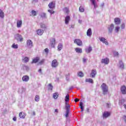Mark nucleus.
Here are the masks:
<instances>
[{"instance_id": "nucleus-1", "label": "nucleus", "mask_w": 126, "mask_h": 126, "mask_svg": "<svg viewBox=\"0 0 126 126\" xmlns=\"http://www.w3.org/2000/svg\"><path fill=\"white\" fill-rule=\"evenodd\" d=\"M101 88L102 90L103 95H106V94H108V86H107L106 84L103 83L101 86Z\"/></svg>"}, {"instance_id": "nucleus-2", "label": "nucleus", "mask_w": 126, "mask_h": 126, "mask_svg": "<svg viewBox=\"0 0 126 126\" xmlns=\"http://www.w3.org/2000/svg\"><path fill=\"white\" fill-rule=\"evenodd\" d=\"M114 28H115V26L113 24H111V25L108 26V30L109 34H112V33H113Z\"/></svg>"}, {"instance_id": "nucleus-3", "label": "nucleus", "mask_w": 126, "mask_h": 126, "mask_svg": "<svg viewBox=\"0 0 126 126\" xmlns=\"http://www.w3.org/2000/svg\"><path fill=\"white\" fill-rule=\"evenodd\" d=\"M50 41L51 48H56V39L51 38Z\"/></svg>"}, {"instance_id": "nucleus-4", "label": "nucleus", "mask_w": 126, "mask_h": 126, "mask_svg": "<svg viewBox=\"0 0 126 126\" xmlns=\"http://www.w3.org/2000/svg\"><path fill=\"white\" fill-rule=\"evenodd\" d=\"M120 90H121V92L122 94H123V95L126 94V86L123 85V86H121Z\"/></svg>"}, {"instance_id": "nucleus-5", "label": "nucleus", "mask_w": 126, "mask_h": 126, "mask_svg": "<svg viewBox=\"0 0 126 126\" xmlns=\"http://www.w3.org/2000/svg\"><path fill=\"white\" fill-rule=\"evenodd\" d=\"M99 39L100 41V42H102L103 44H105V45H109V42H108V41H107V39H106L105 38L101 37H99Z\"/></svg>"}, {"instance_id": "nucleus-6", "label": "nucleus", "mask_w": 126, "mask_h": 126, "mask_svg": "<svg viewBox=\"0 0 126 126\" xmlns=\"http://www.w3.org/2000/svg\"><path fill=\"white\" fill-rule=\"evenodd\" d=\"M96 74H97V71H96V69H93L92 72L90 74V76L92 78H94L95 76H96Z\"/></svg>"}, {"instance_id": "nucleus-7", "label": "nucleus", "mask_w": 126, "mask_h": 126, "mask_svg": "<svg viewBox=\"0 0 126 126\" xmlns=\"http://www.w3.org/2000/svg\"><path fill=\"white\" fill-rule=\"evenodd\" d=\"M74 43L78 46H82V41L79 39H75L74 40Z\"/></svg>"}, {"instance_id": "nucleus-8", "label": "nucleus", "mask_w": 126, "mask_h": 126, "mask_svg": "<svg viewBox=\"0 0 126 126\" xmlns=\"http://www.w3.org/2000/svg\"><path fill=\"white\" fill-rule=\"evenodd\" d=\"M59 65V63H58V61L57 60L55 59L53 60L52 62L51 66L52 67H57Z\"/></svg>"}, {"instance_id": "nucleus-9", "label": "nucleus", "mask_w": 126, "mask_h": 126, "mask_svg": "<svg viewBox=\"0 0 126 126\" xmlns=\"http://www.w3.org/2000/svg\"><path fill=\"white\" fill-rule=\"evenodd\" d=\"M27 46L28 48H32L33 47V42L31 40L29 39L27 41Z\"/></svg>"}, {"instance_id": "nucleus-10", "label": "nucleus", "mask_w": 126, "mask_h": 126, "mask_svg": "<svg viewBox=\"0 0 126 126\" xmlns=\"http://www.w3.org/2000/svg\"><path fill=\"white\" fill-rule=\"evenodd\" d=\"M15 37L18 41H20V42L23 41V38H22V36L21 34H17L15 36Z\"/></svg>"}, {"instance_id": "nucleus-11", "label": "nucleus", "mask_w": 126, "mask_h": 126, "mask_svg": "<svg viewBox=\"0 0 126 126\" xmlns=\"http://www.w3.org/2000/svg\"><path fill=\"white\" fill-rule=\"evenodd\" d=\"M109 62H110V60L108 58L102 59V61H101L102 63H104L105 64H108Z\"/></svg>"}, {"instance_id": "nucleus-12", "label": "nucleus", "mask_w": 126, "mask_h": 126, "mask_svg": "<svg viewBox=\"0 0 126 126\" xmlns=\"http://www.w3.org/2000/svg\"><path fill=\"white\" fill-rule=\"evenodd\" d=\"M118 66L121 68V69H124V68H125V64H124V63H123L122 61H119Z\"/></svg>"}, {"instance_id": "nucleus-13", "label": "nucleus", "mask_w": 126, "mask_h": 126, "mask_svg": "<svg viewBox=\"0 0 126 126\" xmlns=\"http://www.w3.org/2000/svg\"><path fill=\"white\" fill-rule=\"evenodd\" d=\"M48 6L49 7V8H50V9H54V8H55V4L54 2H51L50 3H49V4H48Z\"/></svg>"}, {"instance_id": "nucleus-14", "label": "nucleus", "mask_w": 126, "mask_h": 126, "mask_svg": "<svg viewBox=\"0 0 126 126\" xmlns=\"http://www.w3.org/2000/svg\"><path fill=\"white\" fill-rule=\"evenodd\" d=\"M114 22L116 25H120L121 24V19L120 18H115L114 19Z\"/></svg>"}, {"instance_id": "nucleus-15", "label": "nucleus", "mask_w": 126, "mask_h": 126, "mask_svg": "<svg viewBox=\"0 0 126 126\" xmlns=\"http://www.w3.org/2000/svg\"><path fill=\"white\" fill-rule=\"evenodd\" d=\"M22 80L25 82H28V81H29V76L28 75L23 76L22 77Z\"/></svg>"}, {"instance_id": "nucleus-16", "label": "nucleus", "mask_w": 126, "mask_h": 126, "mask_svg": "<svg viewBox=\"0 0 126 126\" xmlns=\"http://www.w3.org/2000/svg\"><path fill=\"white\" fill-rule=\"evenodd\" d=\"M19 116L20 119H25V117H26V114L23 112H21L19 113Z\"/></svg>"}, {"instance_id": "nucleus-17", "label": "nucleus", "mask_w": 126, "mask_h": 126, "mask_svg": "<svg viewBox=\"0 0 126 126\" xmlns=\"http://www.w3.org/2000/svg\"><path fill=\"white\" fill-rule=\"evenodd\" d=\"M39 61H40V57H36L32 60V63H38Z\"/></svg>"}, {"instance_id": "nucleus-18", "label": "nucleus", "mask_w": 126, "mask_h": 126, "mask_svg": "<svg viewBox=\"0 0 126 126\" xmlns=\"http://www.w3.org/2000/svg\"><path fill=\"white\" fill-rule=\"evenodd\" d=\"M87 35L89 37H91L92 35V30L91 29H89L87 32Z\"/></svg>"}, {"instance_id": "nucleus-19", "label": "nucleus", "mask_w": 126, "mask_h": 126, "mask_svg": "<svg viewBox=\"0 0 126 126\" xmlns=\"http://www.w3.org/2000/svg\"><path fill=\"white\" fill-rule=\"evenodd\" d=\"M91 1L92 2L93 5L94 6V9H96V8L98 7V6L97 5V4H96V3L95 2L96 1V0H91Z\"/></svg>"}, {"instance_id": "nucleus-20", "label": "nucleus", "mask_w": 126, "mask_h": 126, "mask_svg": "<svg viewBox=\"0 0 126 126\" xmlns=\"http://www.w3.org/2000/svg\"><path fill=\"white\" fill-rule=\"evenodd\" d=\"M22 25V20L17 21V27H18V28H20V27H21Z\"/></svg>"}, {"instance_id": "nucleus-21", "label": "nucleus", "mask_w": 126, "mask_h": 126, "mask_svg": "<svg viewBox=\"0 0 126 126\" xmlns=\"http://www.w3.org/2000/svg\"><path fill=\"white\" fill-rule=\"evenodd\" d=\"M39 25L42 29H44V30H46V29H47V27H46V25H45V24L41 23L39 24Z\"/></svg>"}, {"instance_id": "nucleus-22", "label": "nucleus", "mask_w": 126, "mask_h": 126, "mask_svg": "<svg viewBox=\"0 0 126 126\" xmlns=\"http://www.w3.org/2000/svg\"><path fill=\"white\" fill-rule=\"evenodd\" d=\"M79 106L81 109V112H83L84 111V106H83V102H80Z\"/></svg>"}, {"instance_id": "nucleus-23", "label": "nucleus", "mask_w": 126, "mask_h": 126, "mask_svg": "<svg viewBox=\"0 0 126 126\" xmlns=\"http://www.w3.org/2000/svg\"><path fill=\"white\" fill-rule=\"evenodd\" d=\"M37 33L38 35L41 36V35H43V33H44V30H41V29H38L37 31Z\"/></svg>"}, {"instance_id": "nucleus-24", "label": "nucleus", "mask_w": 126, "mask_h": 126, "mask_svg": "<svg viewBox=\"0 0 126 126\" xmlns=\"http://www.w3.org/2000/svg\"><path fill=\"white\" fill-rule=\"evenodd\" d=\"M69 20H70V17H69V16H67L65 18V24H68V22H69Z\"/></svg>"}, {"instance_id": "nucleus-25", "label": "nucleus", "mask_w": 126, "mask_h": 126, "mask_svg": "<svg viewBox=\"0 0 126 126\" xmlns=\"http://www.w3.org/2000/svg\"><path fill=\"white\" fill-rule=\"evenodd\" d=\"M110 116V113L108 112H105L103 114V118H108V117H109Z\"/></svg>"}, {"instance_id": "nucleus-26", "label": "nucleus", "mask_w": 126, "mask_h": 126, "mask_svg": "<svg viewBox=\"0 0 126 126\" xmlns=\"http://www.w3.org/2000/svg\"><path fill=\"white\" fill-rule=\"evenodd\" d=\"M91 51H92V47L91 46H89L88 49H86V52L87 54H89Z\"/></svg>"}, {"instance_id": "nucleus-27", "label": "nucleus", "mask_w": 126, "mask_h": 126, "mask_svg": "<svg viewBox=\"0 0 126 126\" xmlns=\"http://www.w3.org/2000/svg\"><path fill=\"white\" fill-rule=\"evenodd\" d=\"M75 51L78 53V54H81L82 53V49L79 48H76Z\"/></svg>"}, {"instance_id": "nucleus-28", "label": "nucleus", "mask_w": 126, "mask_h": 126, "mask_svg": "<svg viewBox=\"0 0 126 126\" xmlns=\"http://www.w3.org/2000/svg\"><path fill=\"white\" fill-rule=\"evenodd\" d=\"M63 43H59L58 46V51H62V49H63Z\"/></svg>"}, {"instance_id": "nucleus-29", "label": "nucleus", "mask_w": 126, "mask_h": 126, "mask_svg": "<svg viewBox=\"0 0 126 126\" xmlns=\"http://www.w3.org/2000/svg\"><path fill=\"white\" fill-rule=\"evenodd\" d=\"M40 17H41V18H43L44 19L47 18V16H46V13H41L40 14Z\"/></svg>"}, {"instance_id": "nucleus-30", "label": "nucleus", "mask_w": 126, "mask_h": 126, "mask_svg": "<svg viewBox=\"0 0 126 126\" xmlns=\"http://www.w3.org/2000/svg\"><path fill=\"white\" fill-rule=\"evenodd\" d=\"M86 82H89V83H92V84L94 83V82L93 81V79L91 78L86 79Z\"/></svg>"}, {"instance_id": "nucleus-31", "label": "nucleus", "mask_w": 126, "mask_h": 126, "mask_svg": "<svg viewBox=\"0 0 126 126\" xmlns=\"http://www.w3.org/2000/svg\"><path fill=\"white\" fill-rule=\"evenodd\" d=\"M70 109H68V107H67V109H66V113H65V115L66 118L68 117V115H69V110Z\"/></svg>"}, {"instance_id": "nucleus-32", "label": "nucleus", "mask_w": 126, "mask_h": 126, "mask_svg": "<svg viewBox=\"0 0 126 126\" xmlns=\"http://www.w3.org/2000/svg\"><path fill=\"white\" fill-rule=\"evenodd\" d=\"M0 17L1 18H4V13L2 11L1 9H0Z\"/></svg>"}, {"instance_id": "nucleus-33", "label": "nucleus", "mask_w": 126, "mask_h": 126, "mask_svg": "<svg viewBox=\"0 0 126 126\" xmlns=\"http://www.w3.org/2000/svg\"><path fill=\"white\" fill-rule=\"evenodd\" d=\"M34 100L35 102H39L40 101V96H39V95H35Z\"/></svg>"}, {"instance_id": "nucleus-34", "label": "nucleus", "mask_w": 126, "mask_h": 126, "mask_svg": "<svg viewBox=\"0 0 126 126\" xmlns=\"http://www.w3.org/2000/svg\"><path fill=\"white\" fill-rule=\"evenodd\" d=\"M125 102H126V100L125 99H121V100H119V104L121 106V105H123V104H124V103H125Z\"/></svg>"}, {"instance_id": "nucleus-35", "label": "nucleus", "mask_w": 126, "mask_h": 126, "mask_svg": "<svg viewBox=\"0 0 126 126\" xmlns=\"http://www.w3.org/2000/svg\"><path fill=\"white\" fill-rule=\"evenodd\" d=\"M65 102H69V95L67 94L65 97Z\"/></svg>"}, {"instance_id": "nucleus-36", "label": "nucleus", "mask_w": 126, "mask_h": 126, "mask_svg": "<svg viewBox=\"0 0 126 126\" xmlns=\"http://www.w3.org/2000/svg\"><path fill=\"white\" fill-rule=\"evenodd\" d=\"M59 97V94L58 93H55L53 94V97L54 99H58Z\"/></svg>"}, {"instance_id": "nucleus-37", "label": "nucleus", "mask_w": 126, "mask_h": 126, "mask_svg": "<svg viewBox=\"0 0 126 126\" xmlns=\"http://www.w3.org/2000/svg\"><path fill=\"white\" fill-rule=\"evenodd\" d=\"M79 10L80 12H84L85 9L82 6H80L79 8Z\"/></svg>"}, {"instance_id": "nucleus-38", "label": "nucleus", "mask_w": 126, "mask_h": 126, "mask_svg": "<svg viewBox=\"0 0 126 126\" xmlns=\"http://www.w3.org/2000/svg\"><path fill=\"white\" fill-rule=\"evenodd\" d=\"M12 48H13V49H18V45L13 43L12 45Z\"/></svg>"}, {"instance_id": "nucleus-39", "label": "nucleus", "mask_w": 126, "mask_h": 126, "mask_svg": "<svg viewBox=\"0 0 126 126\" xmlns=\"http://www.w3.org/2000/svg\"><path fill=\"white\" fill-rule=\"evenodd\" d=\"M65 104V109H67V108L68 109H70V105L68 104V103H67V102H66Z\"/></svg>"}, {"instance_id": "nucleus-40", "label": "nucleus", "mask_w": 126, "mask_h": 126, "mask_svg": "<svg viewBox=\"0 0 126 126\" xmlns=\"http://www.w3.org/2000/svg\"><path fill=\"white\" fill-rule=\"evenodd\" d=\"M23 60L24 61V63H28V62H29V58L26 57L23 59Z\"/></svg>"}, {"instance_id": "nucleus-41", "label": "nucleus", "mask_w": 126, "mask_h": 126, "mask_svg": "<svg viewBox=\"0 0 126 126\" xmlns=\"http://www.w3.org/2000/svg\"><path fill=\"white\" fill-rule=\"evenodd\" d=\"M32 16H36V15H37V13L36 12V11L32 10Z\"/></svg>"}, {"instance_id": "nucleus-42", "label": "nucleus", "mask_w": 126, "mask_h": 126, "mask_svg": "<svg viewBox=\"0 0 126 126\" xmlns=\"http://www.w3.org/2000/svg\"><path fill=\"white\" fill-rule=\"evenodd\" d=\"M120 28L119 27H116L115 29V32L116 33H119V31H120Z\"/></svg>"}, {"instance_id": "nucleus-43", "label": "nucleus", "mask_w": 126, "mask_h": 126, "mask_svg": "<svg viewBox=\"0 0 126 126\" xmlns=\"http://www.w3.org/2000/svg\"><path fill=\"white\" fill-rule=\"evenodd\" d=\"M78 75L80 77H83V76H84V74L83 73H82V72H79Z\"/></svg>"}, {"instance_id": "nucleus-44", "label": "nucleus", "mask_w": 126, "mask_h": 126, "mask_svg": "<svg viewBox=\"0 0 126 126\" xmlns=\"http://www.w3.org/2000/svg\"><path fill=\"white\" fill-rule=\"evenodd\" d=\"M48 89H49L51 91L53 90V85H52V84H49Z\"/></svg>"}, {"instance_id": "nucleus-45", "label": "nucleus", "mask_w": 126, "mask_h": 126, "mask_svg": "<svg viewBox=\"0 0 126 126\" xmlns=\"http://www.w3.org/2000/svg\"><path fill=\"white\" fill-rule=\"evenodd\" d=\"M121 27L122 29H125L126 27V24H125V23H123L121 26Z\"/></svg>"}, {"instance_id": "nucleus-46", "label": "nucleus", "mask_w": 126, "mask_h": 126, "mask_svg": "<svg viewBox=\"0 0 126 126\" xmlns=\"http://www.w3.org/2000/svg\"><path fill=\"white\" fill-rule=\"evenodd\" d=\"M48 12H49L51 14V15H52V14H54V13H55V11H53V10H48Z\"/></svg>"}, {"instance_id": "nucleus-47", "label": "nucleus", "mask_w": 126, "mask_h": 126, "mask_svg": "<svg viewBox=\"0 0 126 126\" xmlns=\"http://www.w3.org/2000/svg\"><path fill=\"white\" fill-rule=\"evenodd\" d=\"M45 62V59H42L40 62L38 63V64H43Z\"/></svg>"}, {"instance_id": "nucleus-48", "label": "nucleus", "mask_w": 126, "mask_h": 126, "mask_svg": "<svg viewBox=\"0 0 126 126\" xmlns=\"http://www.w3.org/2000/svg\"><path fill=\"white\" fill-rule=\"evenodd\" d=\"M24 68L26 69V70H27V71L29 70V67H28V66L25 65L24 66Z\"/></svg>"}, {"instance_id": "nucleus-49", "label": "nucleus", "mask_w": 126, "mask_h": 126, "mask_svg": "<svg viewBox=\"0 0 126 126\" xmlns=\"http://www.w3.org/2000/svg\"><path fill=\"white\" fill-rule=\"evenodd\" d=\"M114 55L115 57H118V56H119V53L117 52H114Z\"/></svg>"}, {"instance_id": "nucleus-50", "label": "nucleus", "mask_w": 126, "mask_h": 126, "mask_svg": "<svg viewBox=\"0 0 126 126\" xmlns=\"http://www.w3.org/2000/svg\"><path fill=\"white\" fill-rule=\"evenodd\" d=\"M123 120H124V122L125 124H126V115L123 116Z\"/></svg>"}, {"instance_id": "nucleus-51", "label": "nucleus", "mask_w": 126, "mask_h": 126, "mask_svg": "<svg viewBox=\"0 0 126 126\" xmlns=\"http://www.w3.org/2000/svg\"><path fill=\"white\" fill-rule=\"evenodd\" d=\"M45 53H49V49L48 48H45L44 50Z\"/></svg>"}, {"instance_id": "nucleus-52", "label": "nucleus", "mask_w": 126, "mask_h": 126, "mask_svg": "<svg viewBox=\"0 0 126 126\" xmlns=\"http://www.w3.org/2000/svg\"><path fill=\"white\" fill-rule=\"evenodd\" d=\"M104 2L100 4V6H101V7H104Z\"/></svg>"}, {"instance_id": "nucleus-53", "label": "nucleus", "mask_w": 126, "mask_h": 126, "mask_svg": "<svg viewBox=\"0 0 126 126\" xmlns=\"http://www.w3.org/2000/svg\"><path fill=\"white\" fill-rule=\"evenodd\" d=\"M79 101V99L78 98H75V102H78Z\"/></svg>"}, {"instance_id": "nucleus-54", "label": "nucleus", "mask_w": 126, "mask_h": 126, "mask_svg": "<svg viewBox=\"0 0 126 126\" xmlns=\"http://www.w3.org/2000/svg\"><path fill=\"white\" fill-rule=\"evenodd\" d=\"M83 63H86V59L84 58L83 60Z\"/></svg>"}, {"instance_id": "nucleus-55", "label": "nucleus", "mask_w": 126, "mask_h": 126, "mask_svg": "<svg viewBox=\"0 0 126 126\" xmlns=\"http://www.w3.org/2000/svg\"><path fill=\"white\" fill-rule=\"evenodd\" d=\"M65 9H66V11H65L66 13H68V9L67 8H65Z\"/></svg>"}, {"instance_id": "nucleus-56", "label": "nucleus", "mask_w": 126, "mask_h": 126, "mask_svg": "<svg viewBox=\"0 0 126 126\" xmlns=\"http://www.w3.org/2000/svg\"><path fill=\"white\" fill-rule=\"evenodd\" d=\"M38 0H33L32 2H35V3L38 2Z\"/></svg>"}, {"instance_id": "nucleus-57", "label": "nucleus", "mask_w": 126, "mask_h": 126, "mask_svg": "<svg viewBox=\"0 0 126 126\" xmlns=\"http://www.w3.org/2000/svg\"><path fill=\"white\" fill-rule=\"evenodd\" d=\"M66 80H67V81H69V77H66Z\"/></svg>"}, {"instance_id": "nucleus-58", "label": "nucleus", "mask_w": 126, "mask_h": 126, "mask_svg": "<svg viewBox=\"0 0 126 126\" xmlns=\"http://www.w3.org/2000/svg\"><path fill=\"white\" fill-rule=\"evenodd\" d=\"M55 112L56 113H59V110L58 109H55Z\"/></svg>"}, {"instance_id": "nucleus-59", "label": "nucleus", "mask_w": 126, "mask_h": 126, "mask_svg": "<svg viewBox=\"0 0 126 126\" xmlns=\"http://www.w3.org/2000/svg\"><path fill=\"white\" fill-rule=\"evenodd\" d=\"M13 120L14 122L16 121V117H14V118H13Z\"/></svg>"}, {"instance_id": "nucleus-60", "label": "nucleus", "mask_w": 126, "mask_h": 126, "mask_svg": "<svg viewBox=\"0 0 126 126\" xmlns=\"http://www.w3.org/2000/svg\"><path fill=\"white\" fill-rule=\"evenodd\" d=\"M78 22H79V23L81 24V23H82V21L79 20L78 21Z\"/></svg>"}, {"instance_id": "nucleus-61", "label": "nucleus", "mask_w": 126, "mask_h": 126, "mask_svg": "<svg viewBox=\"0 0 126 126\" xmlns=\"http://www.w3.org/2000/svg\"><path fill=\"white\" fill-rule=\"evenodd\" d=\"M38 72H42V69H39L38 70Z\"/></svg>"}, {"instance_id": "nucleus-62", "label": "nucleus", "mask_w": 126, "mask_h": 126, "mask_svg": "<svg viewBox=\"0 0 126 126\" xmlns=\"http://www.w3.org/2000/svg\"><path fill=\"white\" fill-rule=\"evenodd\" d=\"M66 77H69V74L66 75Z\"/></svg>"}, {"instance_id": "nucleus-63", "label": "nucleus", "mask_w": 126, "mask_h": 126, "mask_svg": "<svg viewBox=\"0 0 126 126\" xmlns=\"http://www.w3.org/2000/svg\"><path fill=\"white\" fill-rule=\"evenodd\" d=\"M73 89V87H71L69 88V90H71V89Z\"/></svg>"}, {"instance_id": "nucleus-64", "label": "nucleus", "mask_w": 126, "mask_h": 126, "mask_svg": "<svg viewBox=\"0 0 126 126\" xmlns=\"http://www.w3.org/2000/svg\"><path fill=\"white\" fill-rule=\"evenodd\" d=\"M106 105H107V107L108 108H109V106L110 105V104L107 103Z\"/></svg>"}]
</instances>
